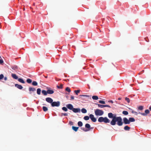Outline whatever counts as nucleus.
<instances>
[{
	"mask_svg": "<svg viewBox=\"0 0 151 151\" xmlns=\"http://www.w3.org/2000/svg\"><path fill=\"white\" fill-rule=\"evenodd\" d=\"M108 116L109 118L112 119L110 122V124L112 125H115L116 124L119 126H121L123 124L122 119L121 116L116 117L115 114H113L112 113L108 114Z\"/></svg>",
	"mask_w": 151,
	"mask_h": 151,
	"instance_id": "nucleus-1",
	"label": "nucleus"
},
{
	"mask_svg": "<svg viewBox=\"0 0 151 151\" xmlns=\"http://www.w3.org/2000/svg\"><path fill=\"white\" fill-rule=\"evenodd\" d=\"M98 121L100 122H104L106 123H109L110 122V120L106 117H100L99 118Z\"/></svg>",
	"mask_w": 151,
	"mask_h": 151,
	"instance_id": "nucleus-2",
	"label": "nucleus"
},
{
	"mask_svg": "<svg viewBox=\"0 0 151 151\" xmlns=\"http://www.w3.org/2000/svg\"><path fill=\"white\" fill-rule=\"evenodd\" d=\"M104 113L103 111L99 109H97L95 111V114L96 116H101Z\"/></svg>",
	"mask_w": 151,
	"mask_h": 151,
	"instance_id": "nucleus-3",
	"label": "nucleus"
},
{
	"mask_svg": "<svg viewBox=\"0 0 151 151\" xmlns=\"http://www.w3.org/2000/svg\"><path fill=\"white\" fill-rule=\"evenodd\" d=\"M60 102L59 101H58L57 102L54 101L51 104V106L52 107L54 106H59L60 105Z\"/></svg>",
	"mask_w": 151,
	"mask_h": 151,
	"instance_id": "nucleus-4",
	"label": "nucleus"
},
{
	"mask_svg": "<svg viewBox=\"0 0 151 151\" xmlns=\"http://www.w3.org/2000/svg\"><path fill=\"white\" fill-rule=\"evenodd\" d=\"M150 112V111L148 109H146L145 111V113L139 112V114L143 116H146Z\"/></svg>",
	"mask_w": 151,
	"mask_h": 151,
	"instance_id": "nucleus-5",
	"label": "nucleus"
},
{
	"mask_svg": "<svg viewBox=\"0 0 151 151\" xmlns=\"http://www.w3.org/2000/svg\"><path fill=\"white\" fill-rule=\"evenodd\" d=\"M95 104L97 105L99 107L101 108H103L104 107H108L110 108H111V106L109 105H103L98 104Z\"/></svg>",
	"mask_w": 151,
	"mask_h": 151,
	"instance_id": "nucleus-6",
	"label": "nucleus"
},
{
	"mask_svg": "<svg viewBox=\"0 0 151 151\" xmlns=\"http://www.w3.org/2000/svg\"><path fill=\"white\" fill-rule=\"evenodd\" d=\"M124 123L125 124H129L130 122L129 119H128L127 118L124 117L123 118Z\"/></svg>",
	"mask_w": 151,
	"mask_h": 151,
	"instance_id": "nucleus-7",
	"label": "nucleus"
},
{
	"mask_svg": "<svg viewBox=\"0 0 151 151\" xmlns=\"http://www.w3.org/2000/svg\"><path fill=\"white\" fill-rule=\"evenodd\" d=\"M85 127L86 129H87V130H88V131L93 128H91L90 125L88 123H87L85 124Z\"/></svg>",
	"mask_w": 151,
	"mask_h": 151,
	"instance_id": "nucleus-8",
	"label": "nucleus"
},
{
	"mask_svg": "<svg viewBox=\"0 0 151 151\" xmlns=\"http://www.w3.org/2000/svg\"><path fill=\"white\" fill-rule=\"evenodd\" d=\"M46 101L48 103H52L53 100L50 97H48L46 99Z\"/></svg>",
	"mask_w": 151,
	"mask_h": 151,
	"instance_id": "nucleus-9",
	"label": "nucleus"
},
{
	"mask_svg": "<svg viewBox=\"0 0 151 151\" xmlns=\"http://www.w3.org/2000/svg\"><path fill=\"white\" fill-rule=\"evenodd\" d=\"M66 107L69 109L72 110L73 109V106L71 104H68L66 105Z\"/></svg>",
	"mask_w": 151,
	"mask_h": 151,
	"instance_id": "nucleus-10",
	"label": "nucleus"
},
{
	"mask_svg": "<svg viewBox=\"0 0 151 151\" xmlns=\"http://www.w3.org/2000/svg\"><path fill=\"white\" fill-rule=\"evenodd\" d=\"M72 111L75 113H78V112H80V109L79 108H73V109H72Z\"/></svg>",
	"mask_w": 151,
	"mask_h": 151,
	"instance_id": "nucleus-11",
	"label": "nucleus"
},
{
	"mask_svg": "<svg viewBox=\"0 0 151 151\" xmlns=\"http://www.w3.org/2000/svg\"><path fill=\"white\" fill-rule=\"evenodd\" d=\"M29 91L30 92V93L31 94L32 93L31 92H34L36 91V89L35 88H34L33 87H29Z\"/></svg>",
	"mask_w": 151,
	"mask_h": 151,
	"instance_id": "nucleus-12",
	"label": "nucleus"
},
{
	"mask_svg": "<svg viewBox=\"0 0 151 151\" xmlns=\"http://www.w3.org/2000/svg\"><path fill=\"white\" fill-rule=\"evenodd\" d=\"M15 86L16 87L19 89H22L23 88V87L21 85H19L17 84H15Z\"/></svg>",
	"mask_w": 151,
	"mask_h": 151,
	"instance_id": "nucleus-13",
	"label": "nucleus"
},
{
	"mask_svg": "<svg viewBox=\"0 0 151 151\" xmlns=\"http://www.w3.org/2000/svg\"><path fill=\"white\" fill-rule=\"evenodd\" d=\"M47 94H53L54 93L53 90L50 89H48L47 91Z\"/></svg>",
	"mask_w": 151,
	"mask_h": 151,
	"instance_id": "nucleus-14",
	"label": "nucleus"
},
{
	"mask_svg": "<svg viewBox=\"0 0 151 151\" xmlns=\"http://www.w3.org/2000/svg\"><path fill=\"white\" fill-rule=\"evenodd\" d=\"M12 76L14 79H18V76L15 74H12Z\"/></svg>",
	"mask_w": 151,
	"mask_h": 151,
	"instance_id": "nucleus-15",
	"label": "nucleus"
},
{
	"mask_svg": "<svg viewBox=\"0 0 151 151\" xmlns=\"http://www.w3.org/2000/svg\"><path fill=\"white\" fill-rule=\"evenodd\" d=\"M78 128L79 127H76L75 126L72 127V129L75 132H76L78 131Z\"/></svg>",
	"mask_w": 151,
	"mask_h": 151,
	"instance_id": "nucleus-16",
	"label": "nucleus"
},
{
	"mask_svg": "<svg viewBox=\"0 0 151 151\" xmlns=\"http://www.w3.org/2000/svg\"><path fill=\"white\" fill-rule=\"evenodd\" d=\"M129 121L130 123V122H134L135 121V119L133 117H130L129 118Z\"/></svg>",
	"mask_w": 151,
	"mask_h": 151,
	"instance_id": "nucleus-17",
	"label": "nucleus"
},
{
	"mask_svg": "<svg viewBox=\"0 0 151 151\" xmlns=\"http://www.w3.org/2000/svg\"><path fill=\"white\" fill-rule=\"evenodd\" d=\"M130 129V127L128 126H125L124 127V129L126 131H129Z\"/></svg>",
	"mask_w": 151,
	"mask_h": 151,
	"instance_id": "nucleus-18",
	"label": "nucleus"
},
{
	"mask_svg": "<svg viewBox=\"0 0 151 151\" xmlns=\"http://www.w3.org/2000/svg\"><path fill=\"white\" fill-rule=\"evenodd\" d=\"M42 93L44 96H46L47 94V91L45 90H42Z\"/></svg>",
	"mask_w": 151,
	"mask_h": 151,
	"instance_id": "nucleus-19",
	"label": "nucleus"
},
{
	"mask_svg": "<svg viewBox=\"0 0 151 151\" xmlns=\"http://www.w3.org/2000/svg\"><path fill=\"white\" fill-rule=\"evenodd\" d=\"M18 81L19 82L22 83H25L24 81V80L22 78H19L18 79Z\"/></svg>",
	"mask_w": 151,
	"mask_h": 151,
	"instance_id": "nucleus-20",
	"label": "nucleus"
},
{
	"mask_svg": "<svg viewBox=\"0 0 151 151\" xmlns=\"http://www.w3.org/2000/svg\"><path fill=\"white\" fill-rule=\"evenodd\" d=\"M144 109V106H139L138 107V109L139 110H142Z\"/></svg>",
	"mask_w": 151,
	"mask_h": 151,
	"instance_id": "nucleus-21",
	"label": "nucleus"
},
{
	"mask_svg": "<svg viewBox=\"0 0 151 151\" xmlns=\"http://www.w3.org/2000/svg\"><path fill=\"white\" fill-rule=\"evenodd\" d=\"M78 125L79 127H81L83 126V124L81 122L79 121L78 123Z\"/></svg>",
	"mask_w": 151,
	"mask_h": 151,
	"instance_id": "nucleus-22",
	"label": "nucleus"
},
{
	"mask_svg": "<svg viewBox=\"0 0 151 151\" xmlns=\"http://www.w3.org/2000/svg\"><path fill=\"white\" fill-rule=\"evenodd\" d=\"M41 90L40 88H38L37 89V93L38 95H40L41 93Z\"/></svg>",
	"mask_w": 151,
	"mask_h": 151,
	"instance_id": "nucleus-23",
	"label": "nucleus"
},
{
	"mask_svg": "<svg viewBox=\"0 0 151 151\" xmlns=\"http://www.w3.org/2000/svg\"><path fill=\"white\" fill-rule=\"evenodd\" d=\"M92 98L93 100H97L98 99V97L97 96H92Z\"/></svg>",
	"mask_w": 151,
	"mask_h": 151,
	"instance_id": "nucleus-24",
	"label": "nucleus"
},
{
	"mask_svg": "<svg viewBox=\"0 0 151 151\" xmlns=\"http://www.w3.org/2000/svg\"><path fill=\"white\" fill-rule=\"evenodd\" d=\"M81 111L83 113H86L87 112L86 110L84 108L82 109H81Z\"/></svg>",
	"mask_w": 151,
	"mask_h": 151,
	"instance_id": "nucleus-25",
	"label": "nucleus"
},
{
	"mask_svg": "<svg viewBox=\"0 0 151 151\" xmlns=\"http://www.w3.org/2000/svg\"><path fill=\"white\" fill-rule=\"evenodd\" d=\"M42 109L44 111H47L48 109L47 107L46 106H44L42 107Z\"/></svg>",
	"mask_w": 151,
	"mask_h": 151,
	"instance_id": "nucleus-26",
	"label": "nucleus"
},
{
	"mask_svg": "<svg viewBox=\"0 0 151 151\" xmlns=\"http://www.w3.org/2000/svg\"><path fill=\"white\" fill-rule=\"evenodd\" d=\"M32 85L34 86H37V83L36 81H34L32 83Z\"/></svg>",
	"mask_w": 151,
	"mask_h": 151,
	"instance_id": "nucleus-27",
	"label": "nucleus"
},
{
	"mask_svg": "<svg viewBox=\"0 0 151 151\" xmlns=\"http://www.w3.org/2000/svg\"><path fill=\"white\" fill-rule=\"evenodd\" d=\"M83 119L85 120H88L89 119V116H85L84 117Z\"/></svg>",
	"mask_w": 151,
	"mask_h": 151,
	"instance_id": "nucleus-28",
	"label": "nucleus"
},
{
	"mask_svg": "<svg viewBox=\"0 0 151 151\" xmlns=\"http://www.w3.org/2000/svg\"><path fill=\"white\" fill-rule=\"evenodd\" d=\"M122 114L124 115H127L128 114V112L127 111H124L122 112Z\"/></svg>",
	"mask_w": 151,
	"mask_h": 151,
	"instance_id": "nucleus-29",
	"label": "nucleus"
},
{
	"mask_svg": "<svg viewBox=\"0 0 151 151\" xmlns=\"http://www.w3.org/2000/svg\"><path fill=\"white\" fill-rule=\"evenodd\" d=\"M27 82L28 83H31V82H32V80L30 79H27Z\"/></svg>",
	"mask_w": 151,
	"mask_h": 151,
	"instance_id": "nucleus-30",
	"label": "nucleus"
},
{
	"mask_svg": "<svg viewBox=\"0 0 151 151\" xmlns=\"http://www.w3.org/2000/svg\"><path fill=\"white\" fill-rule=\"evenodd\" d=\"M125 100L127 101L128 103H129L130 102V100L127 97H125Z\"/></svg>",
	"mask_w": 151,
	"mask_h": 151,
	"instance_id": "nucleus-31",
	"label": "nucleus"
},
{
	"mask_svg": "<svg viewBox=\"0 0 151 151\" xmlns=\"http://www.w3.org/2000/svg\"><path fill=\"white\" fill-rule=\"evenodd\" d=\"M65 90L68 92H70L71 91L70 88L68 87L66 88Z\"/></svg>",
	"mask_w": 151,
	"mask_h": 151,
	"instance_id": "nucleus-32",
	"label": "nucleus"
},
{
	"mask_svg": "<svg viewBox=\"0 0 151 151\" xmlns=\"http://www.w3.org/2000/svg\"><path fill=\"white\" fill-rule=\"evenodd\" d=\"M62 109L65 111H68L67 109L65 107H62Z\"/></svg>",
	"mask_w": 151,
	"mask_h": 151,
	"instance_id": "nucleus-33",
	"label": "nucleus"
},
{
	"mask_svg": "<svg viewBox=\"0 0 151 151\" xmlns=\"http://www.w3.org/2000/svg\"><path fill=\"white\" fill-rule=\"evenodd\" d=\"M81 130H83V131H85V132H88V130H87L86 128H85L84 127H81Z\"/></svg>",
	"mask_w": 151,
	"mask_h": 151,
	"instance_id": "nucleus-34",
	"label": "nucleus"
},
{
	"mask_svg": "<svg viewBox=\"0 0 151 151\" xmlns=\"http://www.w3.org/2000/svg\"><path fill=\"white\" fill-rule=\"evenodd\" d=\"M99 103L100 104H105V101H102V100L99 101Z\"/></svg>",
	"mask_w": 151,
	"mask_h": 151,
	"instance_id": "nucleus-35",
	"label": "nucleus"
},
{
	"mask_svg": "<svg viewBox=\"0 0 151 151\" xmlns=\"http://www.w3.org/2000/svg\"><path fill=\"white\" fill-rule=\"evenodd\" d=\"M63 85L62 84H61L60 86H57V87L58 88L61 89L63 88Z\"/></svg>",
	"mask_w": 151,
	"mask_h": 151,
	"instance_id": "nucleus-36",
	"label": "nucleus"
},
{
	"mask_svg": "<svg viewBox=\"0 0 151 151\" xmlns=\"http://www.w3.org/2000/svg\"><path fill=\"white\" fill-rule=\"evenodd\" d=\"M80 97H89V96L87 95H80L79 96Z\"/></svg>",
	"mask_w": 151,
	"mask_h": 151,
	"instance_id": "nucleus-37",
	"label": "nucleus"
},
{
	"mask_svg": "<svg viewBox=\"0 0 151 151\" xmlns=\"http://www.w3.org/2000/svg\"><path fill=\"white\" fill-rule=\"evenodd\" d=\"M80 90H75V91L74 92L77 95H78V93L80 92Z\"/></svg>",
	"mask_w": 151,
	"mask_h": 151,
	"instance_id": "nucleus-38",
	"label": "nucleus"
},
{
	"mask_svg": "<svg viewBox=\"0 0 151 151\" xmlns=\"http://www.w3.org/2000/svg\"><path fill=\"white\" fill-rule=\"evenodd\" d=\"M132 113L133 114H134L136 115H137L138 114V113L137 112L134 111H132Z\"/></svg>",
	"mask_w": 151,
	"mask_h": 151,
	"instance_id": "nucleus-39",
	"label": "nucleus"
},
{
	"mask_svg": "<svg viewBox=\"0 0 151 151\" xmlns=\"http://www.w3.org/2000/svg\"><path fill=\"white\" fill-rule=\"evenodd\" d=\"M89 117L91 119H92L93 118H94V116L92 114H91L89 115Z\"/></svg>",
	"mask_w": 151,
	"mask_h": 151,
	"instance_id": "nucleus-40",
	"label": "nucleus"
},
{
	"mask_svg": "<svg viewBox=\"0 0 151 151\" xmlns=\"http://www.w3.org/2000/svg\"><path fill=\"white\" fill-rule=\"evenodd\" d=\"M91 120L93 122H96V119L94 117L92 119H91Z\"/></svg>",
	"mask_w": 151,
	"mask_h": 151,
	"instance_id": "nucleus-41",
	"label": "nucleus"
},
{
	"mask_svg": "<svg viewBox=\"0 0 151 151\" xmlns=\"http://www.w3.org/2000/svg\"><path fill=\"white\" fill-rule=\"evenodd\" d=\"M4 78V75L2 74H1L0 75V80Z\"/></svg>",
	"mask_w": 151,
	"mask_h": 151,
	"instance_id": "nucleus-42",
	"label": "nucleus"
},
{
	"mask_svg": "<svg viewBox=\"0 0 151 151\" xmlns=\"http://www.w3.org/2000/svg\"><path fill=\"white\" fill-rule=\"evenodd\" d=\"M4 63L3 60L2 59H0V64H2Z\"/></svg>",
	"mask_w": 151,
	"mask_h": 151,
	"instance_id": "nucleus-43",
	"label": "nucleus"
},
{
	"mask_svg": "<svg viewBox=\"0 0 151 151\" xmlns=\"http://www.w3.org/2000/svg\"><path fill=\"white\" fill-rule=\"evenodd\" d=\"M62 115H64L65 116H68V114L67 113H62Z\"/></svg>",
	"mask_w": 151,
	"mask_h": 151,
	"instance_id": "nucleus-44",
	"label": "nucleus"
},
{
	"mask_svg": "<svg viewBox=\"0 0 151 151\" xmlns=\"http://www.w3.org/2000/svg\"><path fill=\"white\" fill-rule=\"evenodd\" d=\"M74 99V97L73 96H71V100H73Z\"/></svg>",
	"mask_w": 151,
	"mask_h": 151,
	"instance_id": "nucleus-45",
	"label": "nucleus"
},
{
	"mask_svg": "<svg viewBox=\"0 0 151 151\" xmlns=\"http://www.w3.org/2000/svg\"><path fill=\"white\" fill-rule=\"evenodd\" d=\"M108 102H110L111 103H113V101L112 100H110L108 101Z\"/></svg>",
	"mask_w": 151,
	"mask_h": 151,
	"instance_id": "nucleus-46",
	"label": "nucleus"
},
{
	"mask_svg": "<svg viewBox=\"0 0 151 151\" xmlns=\"http://www.w3.org/2000/svg\"><path fill=\"white\" fill-rule=\"evenodd\" d=\"M69 123H70V124L72 125H73V122H71V121H70V122H69Z\"/></svg>",
	"mask_w": 151,
	"mask_h": 151,
	"instance_id": "nucleus-47",
	"label": "nucleus"
},
{
	"mask_svg": "<svg viewBox=\"0 0 151 151\" xmlns=\"http://www.w3.org/2000/svg\"><path fill=\"white\" fill-rule=\"evenodd\" d=\"M4 80L5 81H6L7 80V78L6 77H5L4 78Z\"/></svg>",
	"mask_w": 151,
	"mask_h": 151,
	"instance_id": "nucleus-48",
	"label": "nucleus"
},
{
	"mask_svg": "<svg viewBox=\"0 0 151 151\" xmlns=\"http://www.w3.org/2000/svg\"><path fill=\"white\" fill-rule=\"evenodd\" d=\"M121 98H118V100H121Z\"/></svg>",
	"mask_w": 151,
	"mask_h": 151,
	"instance_id": "nucleus-49",
	"label": "nucleus"
},
{
	"mask_svg": "<svg viewBox=\"0 0 151 151\" xmlns=\"http://www.w3.org/2000/svg\"><path fill=\"white\" fill-rule=\"evenodd\" d=\"M149 109L150 110V111H151V106H150V107H149Z\"/></svg>",
	"mask_w": 151,
	"mask_h": 151,
	"instance_id": "nucleus-50",
	"label": "nucleus"
},
{
	"mask_svg": "<svg viewBox=\"0 0 151 151\" xmlns=\"http://www.w3.org/2000/svg\"><path fill=\"white\" fill-rule=\"evenodd\" d=\"M145 40H146L147 42H148V41L146 40V39H147V38H145Z\"/></svg>",
	"mask_w": 151,
	"mask_h": 151,
	"instance_id": "nucleus-51",
	"label": "nucleus"
},
{
	"mask_svg": "<svg viewBox=\"0 0 151 151\" xmlns=\"http://www.w3.org/2000/svg\"><path fill=\"white\" fill-rule=\"evenodd\" d=\"M45 78H47V76H45Z\"/></svg>",
	"mask_w": 151,
	"mask_h": 151,
	"instance_id": "nucleus-52",
	"label": "nucleus"
},
{
	"mask_svg": "<svg viewBox=\"0 0 151 151\" xmlns=\"http://www.w3.org/2000/svg\"><path fill=\"white\" fill-rule=\"evenodd\" d=\"M69 81V80L68 79V80H67V81Z\"/></svg>",
	"mask_w": 151,
	"mask_h": 151,
	"instance_id": "nucleus-53",
	"label": "nucleus"
},
{
	"mask_svg": "<svg viewBox=\"0 0 151 151\" xmlns=\"http://www.w3.org/2000/svg\"><path fill=\"white\" fill-rule=\"evenodd\" d=\"M69 81V80L68 79V80H67V81Z\"/></svg>",
	"mask_w": 151,
	"mask_h": 151,
	"instance_id": "nucleus-54",
	"label": "nucleus"
}]
</instances>
